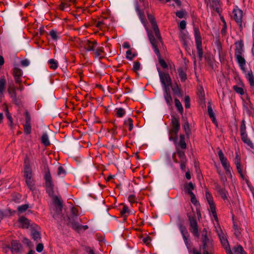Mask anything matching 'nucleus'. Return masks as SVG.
<instances>
[{
    "instance_id": "3c124183",
    "label": "nucleus",
    "mask_w": 254,
    "mask_h": 254,
    "mask_svg": "<svg viewBox=\"0 0 254 254\" xmlns=\"http://www.w3.org/2000/svg\"><path fill=\"white\" fill-rule=\"evenodd\" d=\"M125 114V111L124 109L120 108L117 109V115L119 117H122Z\"/></svg>"
},
{
    "instance_id": "1a4fd4ad",
    "label": "nucleus",
    "mask_w": 254,
    "mask_h": 254,
    "mask_svg": "<svg viewBox=\"0 0 254 254\" xmlns=\"http://www.w3.org/2000/svg\"><path fill=\"white\" fill-rule=\"evenodd\" d=\"M25 124L24 125V131L27 134H29L31 132V117L29 112L27 111L25 112Z\"/></svg>"
},
{
    "instance_id": "c756f323",
    "label": "nucleus",
    "mask_w": 254,
    "mask_h": 254,
    "mask_svg": "<svg viewBox=\"0 0 254 254\" xmlns=\"http://www.w3.org/2000/svg\"><path fill=\"white\" fill-rule=\"evenodd\" d=\"M175 106H176V108H177L178 111L181 114H182L183 113V108L182 105L181 103L180 102V101H179V100L177 98H175Z\"/></svg>"
},
{
    "instance_id": "a19ab883",
    "label": "nucleus",
    "mask_w": 254,
    "mask_h": 254,
    "mask_svg": "<svg viewBox=\"0 0 254 254\" xmlns=\"http://www.w3.org/2000/svg\"><path fill=\"white\" fill-rule=\"evenodd\" d=\"M5 80L2 77L0 79V93H2L5 88Z\"/></svg>"
},
{
    "instance_id": "2f4dec72",
    "label": "nucleus",
    "mask_w": 254,
    "mask_h": 254,
    "mask_svg": "<svg viewBox=\"0 0 254 254\" xmlns=\"http://www.w3.org/2000/svg\"><path fill=\"white\" fill-rule=\"evenodd\" d=\"M179 75L181 78L182 81H185L187 79V75L185 72L183 70L182 67L178 68V69Z\"/></svg>"
},
{
    "instance_id": "49530a36",
    "label": "nucleus",
    "mask_w": 254,
    "mask_h": 254,
    "mask_svg": "<svg viewBox=\"0 0 254 254\" xmlns=\"http://www.w3.org/2000/svg\"><path fill=\"white\" fill-rule=\"evenodd\" d=\"M240 131L241 134L246 133V127L245 123V121L243 120L242 121V124L240 127Z\"/></svg>"
},
{
    "instance_id": "7ed1b4c3",
    "label": "nucleus",
    "mask_w": 254,
    "mask_h": 254,
    "mask_svg": "<svg viewBox=\"0 0 254 254\" xmlns=\"http://www.w3.org/2000/svg\"><path fill=\"white\" fill-rule=\"evenodd\" d=\"M148 36L150 43L151 44L153 48L154 49V52L156 54L158 59L159 62L161 66L164 68H166L168 67V65L165 61L161 58V54L160 53L159 49L157 47V42L155 40L154 36L150 33H148Z\"/></svg>"
},
{
    "instance_id": "864d4df0",
    "label": "nucleus",
    "mask_w": 254,
    "mask_h": 254,
    "mask_svg": "<svg viewBox=\"0 0 254 254\" xmlns=\"http://www.w3.org/2000/svg\"><path fill=\"white\" fill-rule=\"evenodd\" d=\"M140 63L138 62H134L133 66V70L136 72L140 68Z\"/></svg>"
},
{
    "instance_id": "9b49d317",
    "label": "nucleus",
    "mask_w": 254,
    "mask_h": 254,
    "mask_svg": "<svg viewBox=\"0 0 254 254\" xmlns=\"http://www.w3.org/2000/svg\"><path fill=\"white\" fill-rule=\"evenodd\" d=\"M32 173L30 162L27 158L24 160V177L26 179L32 178Z\"/></svg>"
},
{
    "instance_id": "58836bf2",
    "label": "nucleus",
    "mask_w": 254,
    "mask_h": 254,
    "mask_svg": "<svg viewBox=\"0 0 254 254\" xmlns=\"http://www.w3.org/2000/svg\"><path fill=\"white\" fill-rule=\"evenodd\" d=\"M221 164L227 172H230V165L227 162V158L221 160Z\"/></svg>"
},
{
    "instance_id": "cd10ccee",
    "label": "nucleus",
    "mask_w": 254,
    "mask_h": 254,
    "mask_svg": "<svg viewBox=\"0 0 254 254\" xmlns=\"http://www.w3.org/2000/svg\"><path fill=\"white\" fill-rule=\"evenodd\" d=\"M41 142L46 146L50 144L48 135L47 133H44L41 137Z\"/></svg>"
},
{
    "instance_id": "0eeeda50",
    "label": "nucleus",
    "mask_w": 254,
    "mask_h": 254,
    "mask_svg": "<svg viewBox=\"0 0 254 254\" xmlns=\"http://www.w3.org/2000/svg\"><path fill=\"white\" fill-rule=\"evenodd\" d=\"M205 196L207 201L209 205L210 209L212 213L213 216L214 217L215 221H218V219L217 216L215 206L213 200L212 196L208 191H206Z\"/></svg>"
},
{
    "instance_id": "4468645a",
    "label": "nucleus",
    "mask_w": 254,
    "mask_h": 254,
    "mask_svg": "<svg viewBox=\"0 0 254 254\" xmlns=\"http://www.w3.org/2000/svg\"><path fill=\"white\" fill-rule=\"evenodd\" d=\"M68 226L71 227L73 229L78 232L82 229L86 230L88 228V226L87 225L83 226L80 225L79 221H76L75 222H70V223H68Z\"/></svg>"
},
{
    "instance_id": "a878e982",
    "label": "nucleus",
    "mask_w": 254,
    "mask_h": 254,
    "mask_svg": "<svg viewBox=\"0 0 254 254\" xmlns=\"http://www.w3.org/2000/svg\"><path fill=\"white\" fill-rule=\"evenodd\" d=\"M194 32L196 44L201 43V38L198 28L194 27Z\"/></svg>"
},
{
    "instance_id": "5701e85b",
    "label": "nucleus",
    "mask_w": 254,
    "mask_h": 254,
    "mask_svg": "<svg viewBox=\"0 0 254 254\" xmlns=\"http://www.w3.org/2000/svg\"><path fill=\"white\" fill-rule=\"evenodd\" d=\"M205 1L207 5L209 4L211 7H215L216 11L218 12L219 8L217 6L219 3V0H205Z\"/></svg>"
},
{
    "instance_id": "338daca9",
    "label": "nucleus",
    "mask_w": 254,
    "mask_h": 254,
    "mask_svg": "<svg viewBox=\"0 0 254 254\" xmlns=\"http://www.w3.org/2000/svg\"><path fill=\"white\" fill-rule=\"evenodd\" d=\"M12 99H13V102L16 105H17L18 106H19V105H20L21 104V101L19 99H17L16 96H15V98L14 97L12 98Z\"/></svg>"
},
{
    "instance_id": "a211bd4d",
    "label": "nucleus",
    "mask_w": 254,
    "mask_h": 254,
    "mask_svg": "<svg viewBox=\"0 0 254 254\" xmlns=\"http://www.w3.org/2000/svg\"><path fill=\"white\" fill-rule=\"evenodd\" d=\"M164 98L165 101L169 106H171L173 103V99L170 93V89L164 90Z\"/></svg>"
},
{
    "instance_id": "13d9d810",
    "label": "nucleus",
    "mask_w": 254,
    "mask_h": 254,
    "mask_svg": "<svg viewBox=\"0 0 254 254\" xmlns=\"http://www.w3.org/2000/svg\"><path fill=\"white\" fill-rule=\"evenodd\" d=\"M50 35L54 40H57L58 36L57 35V32L54 30H52L50 32Z\"/></svg>"
},
{
    "instance_id": "6e6d98bb",
    "label": "nucleus",
    "mask_w": 254,
    "mask_h": 254,
    "mask_svg": "<svg viewBox=\"0 0 254 254\" xmlns=\"http://www.w3.org/2000/svg\"><path fill=\"white\" fill-rule=\"evenodd\" d=\"M148 18L151 24V25L157 24L155 18L154 16L152 15H148Z\"/></svg>"
},
{
    "instance_id": "774afa93",
    "label": "nucleus",
    "mask_w": 254,
    "mask_h": 254,
    "mask_svg": "<svg viewBox=\"0 0 254 254\" xmlns=\"http://www.w3.org/2000/svg\"><path fill=\"white\" fill-rule=\"evenodd\" d=\"M21 65L23 66H28L29 64V62L28 60L25 59L22 60L21 62Z\"/></svg>"
},
{
    "instance_id": "6e6552de",
    "label": "nucleus",
    "mask_w": 254,
    "mask_h": 254,
    "mask_svg": "<svg viewBox=\"0 0 254 254\" xmlns=\"http://www.w3.org/2000/svg\"><path fill=\"white\" fill-rule=\"evenodd\" d=\"M218 235L221 241V244L228 254H233L232 252L230 249V245L229 244L228 240L223 233L222 230H220V232H218Z\"/></svg>"
},
{
    "instance_id": "052dcab7",
    "label": "nucleus",
    "mask_w": 254,
    "mask_h": 254,
    "mask_svg": "<svg viewBox=\"0 0 254 254\" xmlns=\"http://www.w3.org/2000/svg\"><path fill=\"white\" fill-rule=\"evenodd\" d=\"M181 37L183 41L184 44L185 46H187V39L188 38L187 35H186L185 33H182Z\"/></svg>"
},
{
    "instance_id": "4be33fe9",
    "label": "nucleus",
    "mask_w": 254,
    "mask_h": 254,
    "mask_svg": "<svg viewBox=\"0 0 254 254\" xmlns=\"http://www.w3.org/2000/svg\"><path fill=\"white\" fill-rule=\"evenodd\" d=\"M152 27L153 28L155 36H156L157 38L158 39V40L160 42H162V38H161V36L160 35V33L159 31V29L157 24H155L152 25Z\"/></svg>"
},
{
    "instance_id": "09e8293b",
    "label": "nucleus",
    "mask_w": 254,
    "mask_h": 254,
    "mask_svg": "<svg viewBox=\"0 0 254 254\" xmlns=\"http://www.w3.org/2000/svg\"><path fill=\"white\" fill-rule=\"evenodd\" d=\"M125 124H128L129 126V130L131 131L133 128L132 120L131 118H128L125 121Z\"/></svg>"
},
{
    "instance_id": "39448f33",
    "label": "nucleus",
    "mask_w": 254,
    "mask_h": 254,
    "mask_svg": "<svg viewBox=\"0 0 254 254\" xmlns=\"http://www.w3.org/2000/svg\"><path fill=\"white\" fill-rule=\"evenodd\" d=\"M159 75L161 82L164 86V90H167L172 86L171 78L168 73L159 71Z\"/></svg>"
},
{
    "instance_id": "412c9836",
    "label": "nucleus",
    "mask_w": 254,
    "mask_h": 254,
    "mask_svg": "<svg viewBox=\"0 0 254 254\" xmlns=\"http://www.w3.org/2000/svg\"><path fill=\"white\" fill-rule=\"evenodd\" d=\"M241 138L242 141L247 144L248 146L251 147L252 148H253V144L252 141L248 138L247 134L246 133L241 134Z\"/></svg>"
},
{
    "instance_id": "393cba45",
    "label": "nucleus",
    "mask_w": 254,
    "mask_h": 254,
    "mask_svg": "<svg viewBox=\"0 0 254 254\" xmlns=\"http://www.w3.org/2000/svg\"><path fill=\"white\" fill-rule=\"evenodd\" d=\"M178 145L181 149H184L187 148V144L185 142V136L184 134L180 135V141L178 143Z\"/></svg>"
},
{
    "instance_id": "f257e3e1",
    "label": "nucleus",
    "mask_w": 254,
    "mask_h": 254,
    "mask_svg": "<svg viewBox=\"0 0 254 254\" xmlns=\"http://www.w3.org/2000/svg\"><path fill=\"white\" fill-rule=\"evenodd\" d=\"M44 178L47 192L53 198L52 207L54 211L53 217L55 219L65 222V217L64 216L63 201L59 196L54 194V185L49 169L45 172Z\"/></svg>"
},
{
    "instance_id": "bf43d9fd",
    "label": "nucleus",
    "mask_w": 254,
    "mask_h": 254,
    "mask_svg": "<svg viewBox=\"0 0 254 254\" xmlns=\"http://www.w3.org/2000/svg\"><path fill=\"white\" fill-rule=\"evenodd\" d=\"M44 249V246L42 243H39L37 245L36 251L38 252H41Z\"/></svg>"
},
{
    "instance_id": "79ce46f5",
    "label": "nucleus",
    "mask_w": 254,
    "mask_h": 254,
    "mask_svg": "<svg viewBox=\"0 0 254 254\" xmlns=\"http://www.w3.org/2000/svg\"><path fill=\"white\" fill-rule=\"evenodd\" d=\"M49 63L50 64V68L53 69H55L58 67V63L56 62L54 59H50L49 61Z\"/></svg>"
},
{
    "instance_id": "e433bc0d",
    "label": "nucleus",
    "mask_w": 254,
    "mask_h": 254,
    "mask_svg": "<svg viewBox=\"0 0 254 254\" xmlns=\"http://www.w3.org/2000/svg\"><path fill=\"white\" fill-rule=\"evenodd\" d=\"M180 230L181 231V232L183 235L184 239H186V236L187 234H188V232L187 231V230L185 226H183V225L181 224L179 226Z\"/></svg>"
},
{
    "instance_id": "c85d7f7f",
    "label": "nucleus",
    "mask_w": 254,
    "mask_h": 254,
    "mask_svg": "<svg viewBox=\"0 0 254 254\" xmlns=\"http://www.w3.org/2000/svg\"><path fill=\"white\" fill-rule=\"evenodd\" d=\"M247 78H248L250 85L252 86H254V76L252 70L248 72L247 75Z\"/></svg>"
},
{
    "instance_id": "f704fd0d",
    "label": "nucleus",
    "mask_w": 254,
    "mask_h": 254,
    "mask_svg": "<svg viewBox=\"0 0 254 254\" xmlns=\"http://www.w3.org/2000/svg\"><path fill=\"white\" fill-rule=\"evenodd\" d=\"M196 45L197 54H198V55L200 60H201L202 58V56H203V51H202V49L201 43L196 44Z\"/></svg>"
},
{
    "instance_id": "dca6fc26",
    "label": "nucleus",
    "mask_w": 254,
    "mask_h": 254,
    "mask_svg": "<svg viewBox=\"0 0 254 254\" xmlns=\"http://www.w3.org/2000/svg\"><path fill=\"white\" fill-rule=\"evenodd\" d=\"M22 248L21 244L17 241L13 240L11 242V249L12 253H18Z\"/></svg>"
},
{
    "instance_id": "e2e57ef3",
    "label": "nucleus",
    "mask_w": 254,
    "mask_h": 254,
    "mask_svg": "<svg viewBox=\"0 0 254 254\" xmlns=\"http://www.w3.org/2000/svg\"><path fill=\"white\" fill-rule=\"evenodd\" d=\"M103 51L101 48H97L95 52V57H98L101 55Z\"/></svg>"
},
{
    "instance_id": "b1692460",
    "label": "nucleus",
    "mask_w": 254,
    "mask_h": 254,
    "mask_svg": "<svg viewBox=\"0 0 254 254\" xmlns=\"http://www.w3.org/2000/svg\"><path fill=\"white\" fill-rule=\"evenodd\" d=\"M172 129L179 130L180 129V124L179 120L176 118H173L172 120Z\"/></svg>"
},
{
    "instance_id": "4d7b16f0",
    "label": "nucleus",
    "mask_w": 254,
    "mask_h": 254,
    "mask_svg": "<svg viewBox=\"0 0 254 254\" xmlns=\"http://www.w3.org/2000/svg\"><path fill=\"white\" fill-rule=\"evenodd\" d=\"M185 107L189 108L190 107V99L189 96H186L185 98Z\"/></svg>"
},
{
    "instance_id": "680f3d73",
    "label": "nucleus",
    "mask_w": 254,
    "mask_h": 254,
    "mask_svg": "<svg viewBox=\"0 0 254 254\" xmlns=\"http://www.w3.org/2000/svg\"><path fill=\"white\" fill-rule=\"evenodd\" d=\"M186 22L185 20L181 21L179 24V27L181 29L184 30L186 28Z\"/></svg>"
},
{
    "instance_id": "6ab92c4d",
    "label": "nucleus",
    "mask_w": 254,
    "mask_h": 254,
    "mask_svg": "<svg viewBox=\"0 0 254 254\" xmlns=\"http://www.w3.org/2000/svg\"><path fill=\"white\" fill-rule=\"evenodd\" d=\"M19 222L22 224L23 228H28L30 225V221L24 217H21L19 218Z\"/></svg>"
},
{
    "instance_id": "f8f14e48",
    "label": "nucleus",
    "mask_w": 254,
    "mask_h": 254,
    "mask_svg": "<svg viewBox=\"0 0 254 254\" xmlns=\"http://www.w3.org/2000/svg\"><path fill=\"white\" fill-rule=\"evenodd\" d=\"M234 13V19L236 22L239 24L240 27L242 26V18H243V11L241 9H234L233 11Z\"/></svg>"
},
{
    "instance_id": "ddd939ff",
    "label": "nucleus",
    "mask_w": 254,
    "mask_h": 254,
    "mask_svg": "<svg viewBox=\"0 0 254 254\" xmlns=\"http://www.w3.org/2000/svg\"><path fill=\"white\" fill-rule=\"evenodd\" d=\"M97 45V43L96 41H91L86 40L83 43V47L86 51H93Z\"/></svg>"
},
{
    "instance_id": "37998d69",
    "label": "nucleus",
    "mask_w": 254,
    "mask_h": 254,
    "mask_svg": "<svg viewBox=\"0 0 254 254\" xmlns=\"http://www.w3.org/2000/svg\"><path fill=\"white\" fill-rule=\"evenodd\" d=\"M172 90L174 92V93L175 94H177V95H178L179 97H182L183 96V94L181 92V90L180 89V88H179L178 85H176V86H175L174 87H173L172 88Z\"/></svg>"
},
{
    "instance_id": "20e7f679",
    "label": "nucleus",
    "mask_w": 254,
    "mask_h": 254,
    "mask_svg": "<svg viewBox=\"0 0 254 254\" xmlns=\"http://www.w3.org/2000/svg\"><path fill=\"white\" fill-rule=\"evenodd\" d=\"M201 241L203 250H212L213 248V240L208 237L206 229H203L201 234Z\"/></svg>"
},
{
    "instance_id": "de8ad7c7",
    "label": "nucleus",
    "mask_w": 254,
    "mask_h": 254,
    "mask_svg": "<svg viewBox=\"0 0 254 254\" xmlns=\"http://www.w3.org/2000/svg\"><path fill=\"white\" fill-rule=\"evenodd\" d=\"M8 93L9 94H10V97L11 98H13V97H15V96H16V91H15V89L14 88H9L8 89Z\"/></svg>"
},
{
    "instance_id": "a18cd8bd",
    "label": "nucleus",
    "mask_w": 254,
    "mask_h": 254,
    "mask_svg": "<svg viewBox=\"0 0 254 254\" xmlns=\"http://www.w3.org/2000/svg\"><path fill=\"white\" fill-rule=\"evenodd\" d=\"M29 207L28 204H25L18 206L17 210L20 212L25 211Z\"/></svg>"
},
{
    "instance_id": "f03ea898",
    "label": "nucleus",
    "mask_w": 254,
    "mask_h": 254,
    "mask_svg": "<svg viewBox=\"0 0 254 254\" xmlns=\"http://www.w3.org/2000/svg\"><path fill=\"white\" fill-rule=\"evenodd\" d=\"M235 45L236 46L235 57L241 69L245 71V65L246 62L244 58L242 57L244 47L243 41L242 40L237 41L235 43Z\"/></svg>"
},
{
    "instance_id": "69168bd1",
    "label": "nucleus",
    "mask_w": 254,
    "mask_h": 254,
    "mask_svg": "<svg viewBox=\"0 0 254 254\" xmlns=\"http://www.w3.org/2000/svg\"><path fill=\"white\" fill-rule=\"evenodd\" d=\"M218 156H219L220 161L222 160H224V159H226V158L224 156L221 150H219Z\"/></svg>"
},
{
    "instance_id": "473e14b6",
    "label": "nucleus",
    "mask_w": 254,
    "mask_h": 254,
    "mask_svg": "<svg viewBox=\"0 0 254 254\" xmlns=\"http://www.w3.org/2000/svg\"><path fill=\"white\" fill-rule=\"evenodd\" d=\"M183 128H184V130L186 132V134L187 136V137L189 138L190 136V135L191 133V131H190V128L189 123L188 122H186L184 124V125L183 126Z\"/></svg>"
},
{
    "instance_id": "423d86ee",
    "label": "nucleus",
    "mask_w": 254,
    "mask_h": 254,
    "mask_svg": "<svg viewBox=\"0 0 254 254\" xmlns=\"http://www.w3.org/2000/svg\"><path fill=\"white\" fill-rule=\"evenodd\" d=\"M188 216L189 217V220L190 221V231L195 236L198 237V228L197 222L195 218V215L191 216L190 215L188 214Z\"/></svg>"
},
{
    "instance_id": "aec40b11",
    "label": "nucleus",
    "mask_w": 254,
    "mask_h": 254,
    "mask_svg": "<svg viewBox=\"0 0 254 254\" xmlns=\"http://www.w3.org/2000/svg\"><path fill=\"white\" fill-rule=\"evenodd\" d=\"M178 130L171 129L169 132L170 137L169 140L176 142L178 139Z\"/></svg>"
},
{
    "instance_id": "bb28decb",
    "label": "nucleus",
    "mask_w": 254,
    "mask_h": 254,
    "mask_svg": "<svg viewBox=\"0 0 254 254\" xmlns=\"http://www.w3.org/2000/svg\"><path fill=\"white\" fill-rule=\"evenodd\" d=\"M233 250L235 254H246V253L244 251L243 247L240 245L234 247Z\"/></svg>"
},
{
    "instance_id": "c03bdc74",
    "label": "nucleus",
    "mask_w": 254,
    "mask_h": 254,
    "mask_svg": "<svg viewBox=\"0 0 254 254\" xmlns=\"http://www.w3.org/2000/svg\"><path fill=\"white\" fill-rule=\"evenodd\" d=\"M217 190H218V192L219 193V194L221 195V197L224 199H225L227 198V193L224 190H222V189H221L219 187H218Z\"/></svg>"
},
{
    "instance_id": "f3484780",
    "label": "nucleus",
    "mask_w": 254,
    "mask_h": 254,
    "mask_svg": "<svg viewBox=\"0 0 254 254\" xmlns=\"http://www.w3.org/2000/svg\"><path fill=\"white\" fill-rule=\"evenodd\" d=\"M194 188L195 186L191 182H190L188 184H185L184 185V189L185 192L188 193L190 195L193 194L192 190H194Z\"/></svg>"
},
{
    "instance_id": "4c0bfd02",
    "label": "nucleus",
    "mask_w": 254,
    "mask_h": 254,
    "mask_svg": "<svg viewBox=\"0 0 254 254\" xmlns=\"http://www.w3.org/2000/svg\"><path fill=\"white\" fill-rule=\"evenodd\" d=\"M31 235L32 238L36 241H38L41 238L40 233L36 230H33L32 231Z\"/></svg>"
},
{
    "instance_id": "5fc2aeb1",
    "label": "nucleus",
    "mask_w": 254,
    "mask_h": 254,
    "mask_svg": "<svg viewBox=\"0 0 254 254\" xmlns=\"http://www.w3.org/2000/svg\"><path fill=\"white\" fill-rule=\"evenodd\" d=\"M126 54H127V56H126L127 58L130 60H132V58L135 56V54L132 55V52H131V50H127V51Z\"/></svg>"
},
{
    "instance_id": "2eb2a0df",
    "label": "nucleus",
    "mask_w": 254,
    "mask_h": 254,
    "mask_svg": "<svg viewBox=\"0 0 254 254\" xmlns=\"http://www.w3.org/2000/svg\"><path fill=\"white\" fill-rule=\"evenodd\" d=\"M13 74L16 83H19L21 82V77L22 76V71L18 67H14L13 71Z\"/></svg>"
},
{
    "instance_id": "c9c22d12",
    "label": "nucleus",
    "mask_w": 254,
    "mask_h": 254,
    "mask_svg": "<svg viewBox=\"0 0 254 254\" xmlns=\"http://www.w3.org/2000/svg\"><path fill=\"white\" fill-rule=\"evenodd\" d=\"M207 108H208V113L210 118L212 119V120L214 123H215L216 119L215 118V115L213 112V110L211 106V105H208Z\"/></svg>"
},
{
    "instance_id": "7c9ffc66",
    "label": "nucleus",
    "mask_w": 254,
    "mask_h": 254,
    "mask_svg": "<svg viewBox=\"0 0 254 254\" xmlns=\"http://www.w3.org/2000/svg\"><path fill=\"white\" fill-rule=\"evenodd\" d=\"M177 152L178 155L180 158V161H187L184 151H182L179 148H177Z\"/></svg>"
},
{
    "instance_id": "8fccbe9b",
    "label": "nucleus",
    "mask_w": 254,
    "mask_h": 254,
    "mask_svg": "<svg viewBox=\"0 0 254 254\" xmlns=\"http://www.w3.org/2000/svg\"><path fill=\"white\" fill-rule=\"evenodd\" d=\"M233 88L237 93H239L241 95H243L244 94V90L242 87L234 86Z\"/></svg>"
},
{
    "instance_id": "72a5a7b5",
    "label": "nucleus",
    "mask_w": 254,
    "mask_h": 254,
    "mask_svg": "<svg viewBox=\"0 0 254 254\" xmlns=\"http://www.w3.org/2000/svg\"><path fill=\"white\" fill-rule=\"evenodd\" d=\"M26 183L28 188L32 190L35 189L34 181L32 178L26 179Z\"/></svg>"
},
{
    "instance_id": "ea45409f",
    "label": "nucleus",
    "mask_w": 254,
    "mask_h": 254,
    "mask_svg": "<svg viewBox=\"0 0 254 254\" xmlns=\"http://www.w3.org/2000/svg\"><path fill=\"white\" fill-rule=\"evenodd\" d=\"M175 13H176V15L180 18H182L184 17L185 16V15L187 14L186 10H183V9L181 10L180 11H178L176 12Z\"/></svg>"
},
{
    "instance_id": "9d476101",
    "label": "nucleus",
    "mask_w": 254,
    "mask_h": 254,
    "mask_svg": "<svg viewBox=\"0 0 254 254\" xmlns=\"http://www.w3.org/2000/svg\"><path fill=\"white\" fill-rule=\"evenodd\" d=\"M71 216L69 217L67 216V218L65 219V222L68 226V223L70 222H75L76 221H78V210L74 207H72L71 209Z\"/></svg>"
},
{
    "instance_id": "0e129e2a",
    "label": "nucleus",
    "mask_w": 254,
    "mask_h": 254,
    "mask_svg": "<svg viewBox=\"0 0 254 254\" xmlns=\"http://www.w3.org/2000/svg\"><path fill=\"white\" fill-rule=\"evenodd\" d=\"M62 174H65V171L64 170V169L63 168V167L60 166L58 168V175H60Z\"/></svg>"
},
{
    "instance_id": "603ef678",
    "label": "nucleus",
    "mask_w": 254,
    "mask_h": 254,
    "mask_svg": "<svg viewBox=\"0 0 254 254\" xmlns=\"http://www.w3.org/2000/svg\"><path fill=\"white\" fill-rule=\"evenodd\" d=\"M190 201L194 205H196L197 204H199L198 202L197 201L194 193L190 195Z\"/></svg>"
}]
</instances>
